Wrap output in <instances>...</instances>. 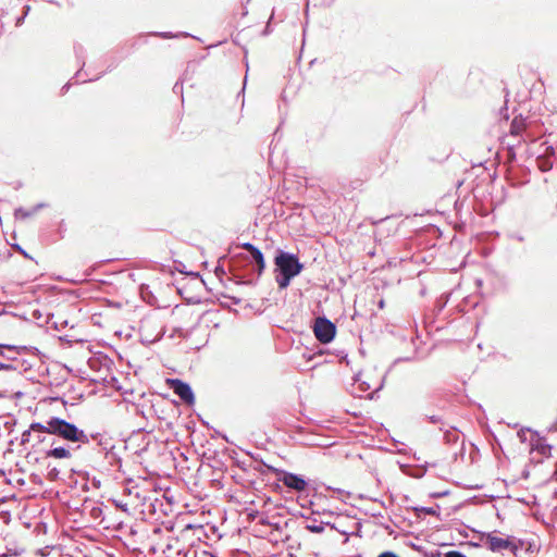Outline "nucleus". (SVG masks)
Wrapping results in <instances>:
<instances>
[{
    "instance_id": "obj_1",
    "label": "nucleus",
    "mask_w": 557,
    "mask_h": 557,
    "mask_svg": "<svg viewBox=\"0 0 557 557\" xmlns=\"http://www.w3.org/2000/svg\"><path fill=\"white\" fill-rule=\"evenodd\" d=\"M230 263L233 275L239 280V283L247 285H256L265 270L264 256L259 248L248 253H235Z\"/></svg>"
},
{
    "instance_id": "obj_2",
    "label": "nucleus",
    "mask_w": 557,
    "mask_h": 557,
    "mask_svg": "<svg viewBox=\"0 0 557 557\" xmlns=\"http://www.w3.org/2000/svg\"><path fill=\"white\" fill-rule=\"evenodd\" d=\"M33 430L47 431V434L54 435L67 443H77L75 449L82 445L90 443V438H96L97 434L88 435L83 429L76 424L59 417H50L46 423H35Z\"/></svg>"
},
{
    "instance_id": "obj_3",
    "label": "nucleus",
    "mask_w": 557,
    "mask_h": 557,
    "mask_svg": "<svg viewBox=\"0 0 557 557\" xmlns=\"http://www.w3.org/2000/svg\"><path fill=\"white\" fill-rule=\"evenodd\" d=\"M273 262L275 282L281 290L287 288L305 268L296 253L280 248L275 251Z\"/></svg>"
},
{
    "instance_id": "obj_4",
    "label": "nucleus",
    "mask_w": 557,
    "mask_h": 557,
    "mask_svg": "<svg viewBox=\"0 0 557 557\" xmlns=\"http://www.w3.org/2000/svg\"><path fill=\"white\" fill-rule=\"evenodd\" d=\"M256 470L261 472V474H267L268 472L274 473L276 480L288 491L302 493L306 492L309 486V481L304 475L277 469L265 463L263 460H260V467L256 468Z\"/></svg>"
},
{
    "instance_id": "obj_5",
    "label": "nucleus",
    "mask_w": 557,
    "mask_h": 557,
    "mask_svg": "<svg viewBox=\"0 0 557 557\" xmlns=\"http://www.w3.org/2000/svg\"><path fill=\"white\" fill-rule=\"evenodd\" d=\"M481 545L488 550L504 555L506 552L512 554V535L505 534L498 530L484 532L480 536Z\"/></svg>"
},
{
    "instance_id": "obj_6",
    "label": "nucleus",
    "mask_w": 557,
    "mask_h": 557,
    "mask_svg": "<svg viewBox=\"0 0 557 557\" xmlns=\"http://www.w3.org/2000/svg\"><path fill=\"white\" fill-rule=\"evenodd\" d=\"M58 524H36L33 533L38 540V543L45 545L44 548L39 549L41 556H47L48 549H55L60 547L58 536L55 534Z\"/></svg>"
},
{
    "instance_id": "obj_7",
    "label": "nucleus",
    "mask_w": 557,
    "mask_h": 557,
    "mask_svg": "<svg viewBox=\"0 0 557 557\" xmlns=\"http://www.w3.org/2000/svg\"><path fill=\"white\" fill-rule=\"evenodd\" d=\"M311 327L315 338L321 344H330L335 338L337 331L335 323L325 315L317 317Z\"/></svg>"
},
{
    "instance_id": "obj_8",
    "label": "nucleus",
    "mask_w": 557,
    "mask_h": 557,
    "mask_svg": "<svg viewBox=\"0 0 557 557\" xmlns=\"http://www.w3.org/2000/svg\"><path fill=\"white\" fill-rule=\"evenodd\" d=\"M362 524H351L349 529H339L336 524H307L306 530L312 533H322L325 530V527H329L330 533H341L345 536L343 543L348 541L349 535H359L360 528Z\"/></svg>"
},
{
    "instance_id": "obj_9",
    "label": "nucleus",
    "mask_w": 557,
    "mask_h": 557,
    "mask_svg": "<svg viewBox=\"0 0 557 557\" xmlns=\"http://www.w3.org/2000/svg\"><path fill=\"white\" fill-rule=\"evenodd\" d=\"M74 51H75L77 61L81 63V69L75 73V75L73 76V78L71 81H74V84H79V83H86V82H91V81L99 79L101 75H98L95 78H89V79L83 78V69H84V66L86 64V62H85V49H84V47L82 45H75L74 46ZM71 85H72V82L66 83L61 88V94L64 95L65 92H67L70 87H71Z\"/></svg>"
},
{
    "instance_id": "obj_10",
    "label": "nucleus",
    "mask_w": 557,
    "mask_h": 557,
    "mask_svg": "<svg viewBox=\"0 0 557 557\" xmlns=\"http://www.w3.org/2000/svg\"><path fill=\"white\" fill-rule=\"evenodd\" d=\"M512 555L520 557L521 553L534 554L540 550V543L535 539H520L512 535Z\"/></svg>"
},
{
    "instance_id": "obj_11",
    "label": "nucleus",
    "mask_w": 557,
    "mask_h": 557,
    "mask_svg": "<svg viewBox=\"0 0 557 557\" xmlns=\"http://www.w3.org/2000/svg\"><path fill=\"white\" fill-rule=\"evenodd\" d=\"M1 349L2 350L0 351V356L11 361H15L17 359V355H22L27 351L39 354V350L36 347L17 346L11 344H2Z\"/></svg>"
},
{
    "instance_id": "obj_12",
    "label": "nucleus",
    "mask_w": 557,
    "mask_h": 557,
    "mask_svg": "<svg viewBox=\"0 0 557 557\" xmlns=\"http://www.w3.org/2000/svg\"><path fill=\"white\" fill-rule=\"evenodd\" d=\"M176 397L180 398L182 404H184L188 407H193L195 405V393H194L191 386L187 382H185L181 379H177V377H176Z\"/></svg>"
},
{
    "instance_id": "obj_13",
    "label": "nucleus",
    "mask_w": 557,
    "mask_h": 557,
    "mask_svg": "<svg viewBox=\"0 0 557 557\" xmlns=\"http://www.w3.org/2000/svg\"><path fill=\"white\" fill-rule=\"evenodd\" d=\"M224 524H187V529L191 530L199 528L203 531L208 540L218 542L224 536V533L221 531V527Z\"/></svg>"
},
{
    "instance_id": "obj_14",
    "label": "nucleus",
    "mask_w": 557,
    "mask_h": 557,
    "mask_svg": "<svg viewBox=\"0 0 557 557\" xmlns=\"http://www.w3.org/2000/svg\"><path fill=\"white\" fill-rule=\"evenodd\" d=\"M527 120L522 116H515L510 123L509 136L512 138L521 137L527 132Z\"/></svg>"
},
{
    "instance_id": "obj_15",
    "label": "nucleus",
    "mask_w": 557,
    "mask_h": 557,
    "mask_svg": "<svg viewBox=\"0 0 557 557\" xmlns=\"http://www.w3.org/2000/svg\"><path fill=\"white\" fill-rule=\"evenodd\" d=\"M72 454L69 447L58 446L50 448L46 451V457L55 459H67L71 458Z\"/></svg>"
},
{
    "instance_id": "obj_16",
    "label": "nucleus",
    "mask_w": 557,
    "mask_h": 557,
    "mask_svg": "<svg viewBox=\"0 0 557 557\" xmlns=\"http://www.w3.org/2000/svg\"><path fill=\"white\" fill-rule=\"evenodd\" d=\"M533 435L536 436V444H532V448L537 450L543 456H549L552 450V445L543 443L544 438L540 436L539 432H533Z\"/></svg>"
},
{
    "instance_id": "obj_17",
    "label": "nucleus",
    "mask_w": 557,
    "mask_h": 557,
    "mask_svg": "<svg viewBox=\"0 0 557 557\" xmlns=\"http://www.w3.org/2000/svg\"><path fill=\"white\" fill-rule=\"evenodd\" d=\"M438 506L434 507H413L412 510L417 519H424L426 515H432L435 518H440V512L437 511Z\"/></svg>"
},
{
    "instance_id": "obj_18",
    "label": "nucleus",
    "mask_w": 557,
    "mask_h": 557,
    "mask_svg": "<svg viewBox=\"0 0 557 557\" xmlns=\"http://www.w3.org/2000/svg\"><path fill=\"white\" fill-rule=\"evenodd\" d=\"M440 430L444 432V443L447 445L456 444L459 441L458 430L456 428H450L444 430L443 426H440Z\"/></svg>"
},
{
    "instance_id": "obj_19",
    "label": "nucleus",
    "mask_w": 557,
    "mask_h": 557,
    "mask_svg": "<svg viewBox=\"0 0 557 557\" xmlns=\"http://www.w3.org/2000/svg\"><path fill=\"white\" fill-rule=\"evenodd\" d=\"M55 534L58 536V542H60V547L65 546L72 540L70 531L65 530L60 524L57 527Z\"/></svg>"
},
{
    "instance_id": "obj_20",
    "label": "nucleus",
    "mask_w": 557,
    "mask_h": 557,
    "mask_svg": "<svg viewBox=\"0 0 557 557\" xmlns=\"http://www.w3.org/2000/svg\"><path fill=\"white\" fill-rule=\"evenodd\" d=\"M36 422L30 423L29 428L22 433L21 445H25V444L29 443L30 440L33 438V433L47 434V431L33 430V425Z\"/></svg>"
},
{
    "instance_id": "obj_21",
    "label": "nucleus",
    "mask_w": 557,
    "mask_h": 557,
    "mask_svg": "<svg viewBox=\"0 0 557 557\" xmlns=\"http://www.w3.org/2000/svg\"><path fill=\"white\" fill-rule=\"evenodd\" d=\"M54 315L52 313H49L47 315L45 323L51 324V327H53L55 331H61L67 326V320L52 321Z\"/></svg>"
},
{
    "instance_id": "obj_22",
    "label": "nucleus",
    "mask_w": 557,
    "mask_h": 557,
    "mask_svg": "<svg viewBox=\"0 0 557 557\" xmlns=\"http://www.w3.org/2000/svg\"><path fill=\"white\" fill-rule=\"evenodd\" d=\"M35 214V212H33V209L30 210H26L24 209L23 207H18L14 210V218L17 220V219H27V218H30Z\"/></svg>"
},
{
    "instance_id": "obj_23",
    "label": "nucleus",
    "mask_w": 557,
    "mask_h": 557,
    "mask_svg": "<svg viewBox=\"0 0 557 557\" xmlns=\"http://www.w3.org/2000/svg\"><path fill=\"white\" fill-rule=\"evenodd\" d=\"M183 268H185L184 263L178 261V260H176V267H175L176 272L185 273L187 275H190L195 281H199L200 276H199L198 272H193V271L185 272L183 270Z\"/></svg>"
},
{
    "instance_id": "obj_24",
    "label": "nucleus",
    "mask_w": 557,
    "mask_h": 557,
    "mask_svg": "<svg viewBox=\"0 0 557 557\" xmlns=\"http://www.w3.org/2000/svg\"><path fill=\"white\" fill-rule=\"evenodd\" d=\"M160 421H159V430L160 431H171L172 430V421L164 418V417H160L159 418Z\"/></svg>"
},
{
    "instance_id": "obj_25",
    "label": "nucleus",
    "mask_w": 557,
    "mask_h": 557,
    "mask_svg": "<svg viewBox=\"0 0 557 557\" xmlns=\"http://www.w3.org/2000/svg\"><path fill=\"white\" fill-rule=\"evenodd\" d=\"M11 247H12L16 252H18L20 255H22L24 258L33 260V257H32L30 255H28V252H27V251H26L22 246H20L18 244H11Z\"/></svg>"
},
{
    "instance_id": "obj_26",
    "label": "nucleus",
    "mask_w": 557,
    "mask_h": 557,
    "mask_svg": "<svg viewBox=\"0 0 557 557\" xmlns=\"http://www.w3.org/2000/svg\"><path fill=\"white\" fill-rule=\"evenodd\" d=\"M528 432H531L533 434V430L530 429V428H521L519 431H518V437L520 440L521 443H525L528 441L527 438V433Z\"/></svg>"
},
{
    "instance_id": "obj_27",
    "label": "nucleus",
    "mask_w": 557,
    "mask_h": 557,
    "mask_svg": "<svg viewBox=\"0 0 557 557\" xmlns=\"http://www.w3.org/2000/svg\"><path fill=\"white\" fill-rule=\"evenodd\" d=\"M147 36H157V37H160V38H163V39H171V38H174V33L173 32H153V33H149Z\"/></svg>"
},
{
    "instance_id": "obj_28",
    "label": "nucleus",
    "mask_w": 557,
    "mask_h": 557,
    "mask_svg": "<svg viewBox=\"0 0 557 557\" xmlns=\"http://www.w3.org/2000/svg\"><path fill=\"white\" fill-rule=\"evenodd\" d=\"M72 472L82 478V480L84 481V486L87 485V483L89 481V473L87 471H83V470L77 471V470L72 469Z\"/></svg>"
},
{
    "instance_id": "obj_29",
    "label": "nucleus",
    "mask_w": 557,
    "mask_h": 557,
    "mask_svg": "<svg viewBox=\"0 0 557 557\" xmlns=\"http://www.w3.org/2000/svg\"><path fill=\"white\" fill-rule=\"evenodd\" d=\"M163 497L166 500V505L170 507V510H172V505L174 504V495L170 493V488L166 490Z\"/></svg>"
},
{
    "instance_id": "obj_30",
    "label": "nucleus",
    "mask_w": 557,
    "mask_h": 557,
    "mask_svg": "<svg viewBox=\"0 0 557 557\" xmlns=\"http://www.w3.org/2000/svg\"><path fill=\"white\" fill-rule=\"evenodd\" d=\"M59 474L60 471L57 468H51L49 469L47 476L50 481H55L59 479Z\"/></svg>"
},
{
    "instance_id": "obj_31",
    "label": "nucleus",
    "mask_w": 557,
    "mask_h": 557,
    "mask_svg": "<svg viewBox=\"0 0 557 557\" xmlns=\"http://www.w3.org/2000/svg\"><path fill=\"white\" fill-rule=\"evenodd\" d=\"M465 456H466V447H465V443L462 442L459 451L454 454V459L455 460H458V459L463 460Z\"/></svg>"
},
{
    "instance_id": "obj_32",
    "label": "nucleus",
    "mask_w": 557,
    "mask_h": 557,
    "mask_svg": "<svg viewBox=\"0 0 557 557\" xmlns=\"http://www.w3.org/2000/svg\"><path fill=\"white\" fill-rule=\"evenodd\" d=\"M425 418L430 423H433V424L440 423L442 426L444 425L443 419L440 416H426Z\"/></svg>"
},
{
    "instance_id": "obj_33",
    "label": "nucleus",
    "mask_w": 557,
    "mask_h": 557,
    "mask_svg": "<svg viewBox=\"0 0 557 557\" xmlns=\"http://www.w3.org/2000/svg\"><path fill=\"white\" fill-rule=\"evenodd\" d=\"M214 273L220 280H222V277L226 275L224 267L220 263L215 267Z\"/></svg>"
},
{
    "instance_id": "obj_34",
    "label": "nucleus",
    "mask_w": 557,
    "mask_h": 557,
    "mask_svg": "<svg viewBox=\"0 0 557 557\" xmlns=\"http://www.w3.org/2000/svg\"><path fill=\"white\" fill-rule=\"evenodd\" d=\"M0 370L1 371H16L17 366L12 364V363L0 362Z\"/></svg>"
},
{
    "instance_id": "obj_35",
    "label": "nucleus",
    "mask_w": 557,
    "mask_h": 557,
    "mask_svg": "<svg viewBox=\"0 0 557 557\" xmlns=\"http://www.w3.org/2000/svg\"><path fill=\"white\" fill-rule=\"evenodd\" d=\"M515 148H516V144H509V143H507L508 159H509L510 161L516 159Z\"/></svg>"
},
{
    "instance_id": "obj_36",
    "label": "nucleus",
    "mask_w": 557,
    "mask_h": 557,
    "mask_svg": "<svg viewBox=\"0 0 557 557\" xmlns=\"http://www.w3.org/2000/svg\"><path fill=\"white\" fill-rule=\"evenodd\" d=\"M426 472V467H419L414 472H412L410 475L417 479L422 478Z\"/></svg>"
},
{
    "instance_id": "obj_37",
    "label": "nucleus",
    "mask_w": 557,
    "mask_h": 557,
    "mask_svg": "<svg viewBox=\"0 0 557 557\" xmlns=\"http://www.w3.org/2000/svg\"><path fill=\"white\" fill-rule=\"evenodd\" d=\"M124 528L128 529L132 534L136 533V531L133 530V527L131 524H123V523L113 524L112 530H123Z\"/></svg>"
},
{
    "instance_id": "obj_38",
    "label": "nucleus",
    "mask_w": 557,
    "mask_h": 557,
    "mask_svg": "<svg viewBox=\"0 0 557 557\" xmlns=\"http://www.w3.org/2000/svg\"><path fill=\"white\" fill-rule=\"evenodd\" d=\"M240 248L245 249L248 253V252H251L252 250H255L256 248H258L257 246H255L253 244L249 243V242H246V243H242L239 245Z\"/></svg>"
},
{
    "instance_id": "obj_39",
    "label": "nucleus",
    "mask_w": 557,
    "mask_h": 557,
    "mask_svg": "<svg viewBox=\"0 0 557 557\" xmlns=\"http://www.w3.org/2000/svg\"><path fill=\"white\" fill-rule=\"evenodd\" d=\"M539 161H540V169L543 172H546V171L550 170L552 166H553L550 162H547V161H544V160H539Z\"/></svg>"
},
{
    "instance_id": "obj_40",
    "label": "nucleus",
    "mask_w": 557,
    "mask_h": 557,
    "mask_svg": "<svg viewBox=\"0 0 557 557\" xmlns=\"http://www.w3.org/2000/svg\"><path fill=\"white\" fill-rule=\"evenodd\" d=\"M444 557H467L465 554H462L461 552H458V550H450V552H447Z\"/></svg>"
},
{
    "instance_id": "obj_41",
    "label": "nucleus",
    "mask_w": 557,
    "mask_h": 557,
    "mask_svg": "<svg viewBox=\"0 0 557 557\" xmlns=\"http://www.w3.org/2000/svg\"><path fill=\"white\" fill-rule=\"evenodd\" d=\"M273 15H274V11L272 12L271 17H270V20H269L268 24L265 25L264 29L262 30V35H263V36H268V35H269V34H271V32H272V28H271L270 22H271V20L273 18Z\"/></svg>"
},
{
    "instance_id": "obj_42",
    "label": "nucleus",
    "mask_w": 557,
    "mask_h": 557,
    "mask_svg": "<svg viewBox=\"0 0 557 557\" xmlns=\"http://www.w3.org/2000/svg\"><path fill=\"white\" fill-rule=\"evenodd\" d=\"M7 549H8V553L10 555H14V556H18V555L24 553V548H17V547L10 548V547H8Z\"/></svg>"
},
{
    "instance_id": "obj_43",
    "label": "nucleus",
    "mask_w": 557,
    "mask_h": 557,
    "mask_svg": "<svg viewBox=\"0 0 557 557\" xmlns=\"http://www.w3.org/2000/svg\"><path fill=\"white\" fill-rule=\"evenodd\" d=\"M33 438L35 440V444H40L45 441V434H39V433H33Z\"/></svg>"
},
{
    "instance_id": "obj_44",
    "label": "nucleus",
    "mask_w": 557,
    "mask_h": 557,
    "mask_svg": "<svg viewBox=\"0 0 557 557\" xmlns=\"http://www.w3.org/2000/svg\"><path fill=\"white\" fill-rule=\"evenodd\" d=\"M384 525V529L386 530V532L388 533V535H393L395 539H397L398 534L396 533V531L391 527V524H383Z\"/></svg>"
},
{
    "instance_id": "obj_45",
    "label": "nucleus",
    "mask_w": 557,
    "mask_h": 557,
    "mask_svg": "<svg viewBox=\"0 0 557 557\" xmlns=\"http://www.w3.org/2000/svg\"><path fill=\"white\" fill-rule=\"evenodd\" d=\"M30 481L36 484H42L41 478L35 473L30 475Z\"/></svg>"
},
{
    "instance_id": "obj_46",
    "label": "nucleus",
    "mask_w": 557,
    "mask_h": 557,
    "mask_svg": "<svg viewBox=\"0 0 557 557\" xmlns=\"http://www.w3.org/2000/svg\"><path fill=\"white\" fill-rule=\"evenodd\" d=\"M47 207V203L45 202H40V203H37L36 206H34L32 209H33V212H35V214L42 208H46Z\"/></svg>"
},
{
    "instance_id": "obj_47",
    "label": "nucleus",
    "mask_w": 557,
    "mask_h": 557,
    "mask_svg": "<svg viewBox=\"0 0 557 557\" xmlns=\"http://www.w3.org/2000/svg\"><path fill=\"white\" fill-rule=\"evenodd\" d=\"M472 448H473V449H472V451H471V453H470V455H469V456H470V458H471V462H473V461H474V455L479 454V448H478L474 444H472Z\"/></svg>"
},
{
    "instance_id": "obj_48",
    "label": "nucleus",
    "mask_w": 557,
    "mask_h": 557,
    "mask_svg": "<svg viewBox=\"0 0 557 557\" xmlns=\"http://www.w3.org/2000/svg\"><path fill=\"white\" fill-rule=\"evenodd\" d=\"M101 508H98V507H94L92 510H91V516L92 518L97 519L98 516L101 513Z\"/></svg>"
},
{
    "instance_id": "obj_49",
    "label": "nucleus",
    "mask_w": 557,
    "mask_h": 557,
    "mask_svg": "<svg viewBox=\"0 0 557 557\" xmlns=\"http://www.w3.org/2000/svg\"><path fill=\"white\" fill-rule=\"evenodd\" d=\"M377 557H398L395 553L393 552H383L381 553Z\"/></svg>"
},
{
    "instance_id": "obj_50",
    "label": "nucleus",
    "mask_w": 557,
    "mask_h": 557,
    "mask_svg": "<svg viewBox=\"0 0 557 557\" xmlns=\"http://www.w3.org/2000/svg\"><path fill=\"white\" fill-rule=\"evenodd\" d=\"M0 516L3 518L4 522H10V513L8 511L2 510Z\"/></svg>"
},
{
    "instance_id": "obj_51",
    "label": "nucleus",
    "mask_w": 557,
    "mask_h": 557,
    "mask_svg": "<svg viewBox=\"0 0 557 557\" xmlns=\"http://www.w3.org/2000/svg\"><path fill=\"white\" fill-rule=\"evenodd\" d=\"M165 383L170 388L174 389V377H166Z\"/></svg>"
},
{
    "instance_id": "obj_52",
    "label": "nucleus",
    "mask_w": 557,
    "mask_h": 557,
    "mask_svg": "<svg viewBox=\"0 0 557 557\" xmlns=\"http://www.w3.org/2000/svg\"><path fill=\"white\" fill-rule=\"evenodd\" d=\"M91 484L95 488H99L100 487V480H98L97 478H92L91 479Z\"/></svg>"
},
{
    "instance_id": "obj_53",
    "label": "nucleus",
    "mask_w": 557,
    "mask_h": 557,
    "mask_svg": "<svg viewBox=\"0 0 557 557\" xmlns=\"http://www.w3.org/2000/svg\"><path fill=\"white\" fill-rule=\"evenodd\" d=\"M360 389L361 392H367L368 389H370V385L367 382H362L360 384Z\"/></svg>"
},
{
    "instance_id": "obj_54",
    "label": "nucleus",
    "mask_w": 557,
    "mask_h": 557,
    "mask_svg": "<svg viewBox=\"0 0 557 557\" xmlns=\"http://www.w3.org/2000/svg\"><path fill=\"white\" fill-rule=\"evenodd\" d=\"M447 494H448V491L441 492V493H434V494H432V497L438 498V497L445 496Z\"/></svg>"
},
{
    "instance_id": "obj_55",
    "label": "nucleus",
    "mask_w": 557,
    "mask_h": 557,
    "mask_svg": "<svg viewBox=\"0 0 557 557\" xmlns=\"http://www.w3.org/2000/svg\"><path fill=\"white\" fill-rule=\"evenodd\" d=\"M549 432H557V420L549 426Z\"/></svg>"
},
{
    "instance_id": "obj_56",
    "label": "nucleus",
    "mask_w": 557,
    "mask_h": 557,
    "mask_svg": "<svg viewBox=\"0 0 557 557\" xmlns=\"http://www.w3.org/2000/svg\"><path fill=\"white\" fill-rule=\"evenodd\" d=\"M33 318L35 319H40L41 318V313L39 310H34L33 313H32Z\"/></svg>"
},
{
    "instance_id": "obj_57",
    "label": "nucleus",
    "mask_w": 557,
    "mask_h": 557,
    "mask_svg": "<svg viewBox=\"0 0 557 557\" xmlns=\"http://www.w3.org/2000/svg\"><path fill=\"white\" fill-rule=\"evenodd\" d=\"M335 493H337L341 496L345 495L346 497H350V493H345L344 491H341V490H336Z\"/></svg>"
},
{
    "instance_id": "obj_58",
    "label": "nucleus",
    "mask_w": 557,
    "mask_h": 557,
    "mask_svg": "<svg viewBox=\"0 0 557 557\" xmlns=\"http://www.w3.org/2000/svg\"><path fill=\"white\" fill-rule=\"evenodd\" d=\"M51 400H52V401H59V400H60V401H62V403H63V405H64V406L67 404V401H66V400H64V399H63V398H61V397H52V398H51Z\"/></svg>"
},
{
    "instance_id": "obj_59",
    "label": "nucleus",
    "mask_w": 557,
    "mask_h": 557,
    "mask_svg": "<svg viewBox=\"0 0 557 557\" xmlns=\"http://www.w3.org/2000/svg\"><path fill=\"white\" fill-rule=\"evenodd\" d=\"M188 36H189L188 33H177L176 32L175 38L177 39L178 37H188Z\"/></svg>"
},
{
    "instance_id": "obj_60",
    "label": "nucleus",
    "mask_w": 557,
    "mask_h": 557,
    "mask_svg": "<svg viewBox=\"0 0 557 557\" xmlns=\"http://www.w3.org/2000/svg\"><path fill=\"white\" fill-rule=\"evenodd\" d=\"M24 18H25V15H22V16L17 17L16 25L17 26L21 25L24 22Z\"/></svg>"
},
{
    "instance_id": "obj_61",
    "label": "nucleus",
    "mask_w": 557,
    "mask_h": 557,
    "mask_svg": "<svg viewBox=\"0 0 557 557\" xmlns=\"http://www.w3.org/2000/svg\"><path fill=\"white\" fill-rule=\"evenodd\" d=\"M377 306H379L380 309H383L385 307L384 299H380V301L377 302Z\"/></svg>"
},
{
    "instance_id": "obj_62",
    "label": "nucleus",
    "mask_w": 557,
    "mask_h": 557,
    "mask_svg": "<svg viewBox=\"0 0 557 557\" xmlns=\"http://www.w3.org/2000/svg\"><path fill=\"white\" fill-rule=\"evenodd\" d=\"M29 10H30V7L29 5H25L24 7V15L28 14Z\"/></svg>"
},
{
    "instance_id": "obj_63",
    "label": "nucleus",
    "mask_w": 557,
    "mask_h": 557,
    "mask_svg": "<svg viewBox=\"0 0 557 557\" xmlns=\"http://www.w3.org/2000/svg\"><path fill=\"white\" fill-rule=\"evenodd\" d=\"M407 544L412 546L413 548H416L418 550L420 549V547L418 545H416L414 543H412V542H408Z\"/></svg>"
},
{
    "instance_id": "obj_64",
    "label": "nucleus",
    "mask_w": 557,
    "mask_h": 557,
    "mask_svg": "<svg viewBox=\"0 0 557 557\" xmlns=\"http://www.w3.org/2000/svg\"><path fill=\"white\" fill-rule=\"evenodd\" d=\"M176 557H186V555H185V554H182L181 552H177V553H176Z\"/></svg>"
}]
</instances>
